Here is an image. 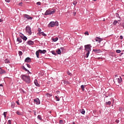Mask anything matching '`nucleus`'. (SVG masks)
Returning a JSON list of instances; mask_svg holds the SVG:
<instances>
[{
	"label": "nucleus",
	"instance_id": "f257e3e1",
	"mask_svg": "<svg viewBox=\"0 0 124 124\" xmlns=\"http://www.w3.org/2000/svg\"><path fill=\"white\" fill-rule=\"evenodd\" d=\"M85 53L86 54V58H89V55H90V52L92 51V46L91 45H87L84 46Z\"/></svg>",
	"mask_w": 124,
	"mask_h": 124
},
{
	"label": "nucleus",
	"instance_id": "f03ea898",
	"mask_svg": "<svg viewBox=\"0 0 124 124\" xmlns=\"http://www.w3.org/2000/svg\"><path fill=\"white\" fill-rule=\"evenodd\" d=\"M21 78L24 82L27 83V84H29L31 83V78L29 76H27L26 75H21Z\"/></svg>",
	"mask_w": 124,
	"mask_h": 124
},
{
	"label": "nucleus",
	"instance_id": "7ed1b4c3",
	"mask_svg": "<svg viewBox=\"0 0 124 124\" xmlns=\"http://www.w3.org/2000/svg\"><path fill=\"white\" fill-rule=\"evenodd\" d=\"M56 12V10L49 9L46 11V12L45 13V16L47 15H52L54 14Z\"/></svg>",
	"mask_w": 124,
	"mask_h": 124
},
{
	"label": "nucleus",
	"instance_id": "20e7f679",
	"mask_svg": "<svg viewBox=\"0 0 124 124\" xmlns=\"http://www.w3.org/2000/svg\"><path fill=\"white\" fill-rule=\"evenodd\" d=\"M55 26H59V22L58 21H51L48 24V28H53Z\"/></svg>",
	"mask_w": 124,
	"mask_h": 124
},
{
	"label": "nucleus",
	"instance_id": "39448f33",
	"mask_svg": "<svg viewBox=\"0 0 124 124\" xmlns=\"http://www.w3.org/2000/svg\"><path fill=\"white\" fill-rule=\"evenodd\" d=\"M26 32L28 35H31V27L27 26L26 27Z\"/></svg>",
	"mask_w": 124,
	"mask_h": 124
},
{
	"label": "nucleus",
	"instance_id": "423d86ee",
	"mask_svg": "<svg viewBox=\"0 0 124 124\" xmlns=\"http://www.w3.org/2000/svg\"><path fill=\"white\" fill-rule=\"evenodd\" d=\"M23 16L24 17V18L28 19V20H32V17L30 16L29 15L24 14L23 15Z\"/></svg>",
	"mask_w": 124,
	"mask_h": 124
},
{
	"label": "nucleus",
	"instance_id": "0eeeda50",
	"mask_svg": "<svg viewBox=\"0 0 124 124\" xmlns=\"http://www.w3.org/2000/svg\"><path fill=\"white\" fill-rule=\"evenodd\" d=\"M95 40L96 42H98V43H100V42H101V41H102L103 39L97 37L95 38Z\"/></svg>",
	"mask_w": 124,
	"mask_h": 124
},
{
	"label": "nucleus",
	"instance_id": "6e6552de",
	"mask_svg": "<svg viewBox=\"0 0 124 124\" xmlns=\"http://www.w3.org/2000/svg\"><path fill=\"white\" fill-rule=\"evenodd\" d=\"M34 102L37 105L40 104V100H39V98L34 99Z\"/></svg>",
	"mask_w": 124,
	"mask_h": 124
},
{
	"label": "nucleus",
	"instance_id": "1a4fd4ad",
	"mask_svg": "<svg viewBox=\"0 0 124 124\" xmlns=\"http://www.w3.org/2000/svg\"><path fill=\"white\" fill-rule=\"evenodd\" d=\"M116 80H117V82L119 83V84H121V83H122L123 81V79L121 77H119L118 78H116Z\"/></svg>",
	"mask_w": 124,
	"mask_h": 124
},
{
	"label": "nucleus",
	"instance_id": "9d476101",
	"mask_svg": "<svg viewBox=\"0 0 124 124\" xmlns=\"http://www.w3.org/2000/svg\"><path fill=\"white\" fill-rule=\"evenodd\" d=\"M93 52H94L95 53H101V50L99 49H93Z\"/></svg>",
	"mask_w": 124,
	"mask_h": 124
},
{
	"label": "nucleus",
	"instance_id": "9b49d317",
	"mask_svg": "<svg viewBox=\"0 0 124 124\" xmlns=\"http://www.w3.org/2000/svg\"><path fill=\"white\" fill-rule=\"evenodd\" d=\"M28 45H33L34 44V42L33 41L30 40L27 42Z\"/></svg>",
	"mask_w": 124,
	"mask_h": 124
},
{
	"label": "nucleus",
	"instance_id": "f8f14e48",
	"mask_svg": "<svg viewBox=\"0 0 124 124\" xmlns=\"http://www.w3.org/2000/svg\"><path fill=\"white\" fill-rule=\"evenodd\" d=\"M31 58H30L29 57H28L25 59V62H31Z\"/></svg>",
	"mask_w": 124,
	"mask_h": 124
},
{
	"label": "nucleus",
	"instance_id": "ddd939ff",
	"mask_svg": "<svg viewBox=\"0 0 124 124\" xmlns=\"http://www.w3.org/2000/svg\"><path fill=\"white\" fill-rule=\"evenodd\" d=\"M39 51L40 52V54H45L46 52H47L46 50H41L40 49H39Z\"/></svg>",
	"mask_w": 124,
	"mask_h": 124
},
{
	"label": "nucleus",
	"instance_id": "4468645a",
	"mask_svg": "<svg viewBox=\"0 0 124 124\" xmlns=\"http://www.w3.org/2000/svg\"><path fill=\"white\" fill-rule=\"evenodd\" d=\"M4 73H6L5 71L3 70L1 68H0V74H3Z\"/></svg>",
	"mask_w": 124,
	"mask_h": 124
},
{
	"label": "nucleus",
	"instance_id": "2eb2a0df",
	"mask_svg": "<svg viewBox=\"0 0 124 124\" xmlns=\"http://www.w3.org/2000/svg\"><path fill=\"white\" fill-rule=\"evenodd\" d=\"M39 53H40V52L39 50L36 51V57L38 59H39Z\"/></svg>",
	"mask_w": 124,
	"mask_h": 124
},
{
	"label": "nucleus",
	"instance_id": "dca6fc26",
	"mask_svg": "<svg viewBox=\"0 0 124 124\" xmlns=\"http://www.w3.org/2000/svg\"><path fill=\"white\" fill-rule=\"evenodd\" d=\"M34 83L37 87H39V84H38V82H37V80L35 79L34 81Z\"/></svg>",
	"mask_w": 124,
	"mask_h": 124
},
{
	"label": "nucleus",
	"instance_id": "f3484780",
	"mask_svg": "<svg viewBox=\"0 0 124 124\" xmlns=\"http://www.w3.org/2000/svg\"><path fill=\"white\" fill-rule=\"evenodd\" d=\"M39 35H43V36H46V34L43 32H40Z\"/></svg>",
	"mask_w": 124,
	"mask_h": 124
},
{
	"label": "nucleus",
	"instance_id": "a211bd4d",
	"mask_svg": "<svg viewBox=\"0 0 124 124\" xmlns=\"http://www.w3.org/2000/svg\"><path fill=\"white\" fill-rule=\"evenodd\" d=\"M52 40L54 41V42H56V41H58V40H59V38L56 37V38H52Z\"/></svg>",
	"mask_w": 124,
	"mask_h": 124
},
{
	"label": "nucleus",
	"instance_id": "6ab92c4d",
	"mask_svg": "<svg viewBox=\"0 0 124 124\" xmlns=\"http://www.w3.org/2000/svg\"><path fill=\"white\" fill-rule=\"evenodd\" d=\"M56 52H57V54L58 55H61L62 54V52L61 51V49H58L57 50H56Z\"/></svg>",
	"mask_w": 124,
	"mask_h": 124
},
{
	"label": "nucleus",
	"instance_id": "aec40b11",
	"mask_svg": "<svg viewBox=\"0 0 124 124\" xmlns=\"http://www.w3.org/2000/svg\"><path fill=\"white\" fill-rule=\"evenodd\" d=\"M85 87H86V85H81L80 86V88L82 89V90L83 91V92H84V91H85Z\"/></svg>",
	"mask_w": 124,
	"mask_h": 124
},
{
	"label": "nucleus",
	"instance_id": "412c9836",
	"mask_svg": "<svg viewBox=\"0 0 124 124\" xmlns=\"http://www.w3.org/2000/svg\"><path fill=\"white\" fill-rule=\"evenodd\" d=\"M16 41L21 43L22 42V39H21V38H17Z\"/></svg>",
	"mask_w": 124,
	"mask_h": 124
},
{
	"label": "nucleus",
	"instance_id": "4be33fe9",
	"mask_svg": "<svg viewBox=\"0 0 124 124\" xmlns=\"http://www.w3.org/2000/svg\"><path fill=\"white\" fill-rule=\"evenodd\" d=\"M22 69H23V70H25V71H28L29 73H31V72H30V71H29L28 69H27L25 67V66H23Z\"/></svg>",
	"mask_w": 124,
	"mask_h": 124
},
{
	"label": "nucleus",
	"instance_id": "5701e85b",
	"mask_svg": "<svg viewBox=\"0 0 124 124\" xmlns=\"http://www.w3.org/2000/svg\"><path fill=\"white\" fill-rule=\"evenodd\" d=\"M16 114H17V115H19L20 116H22V115H23V113L19 112V111H17Z\"/></svg>",
	"mask_w": 124,
	"mask_h": 124
},
{
	"label": "nucleus",
	"instance_id": "b1692460",
	"mask_svg": "<svg viewBox=\"0 0 124 124\" xmlns=\"http://www.w3.org/2000/svg\"><path fill=\"white\" fill-rule=\"evenodd\" d=\"M51 53L53 54L54 55V56H57V53L55 52L54 50H52L51 51Z\"/></svg>",
	"mask_w": 124,
	"mask_h": 124
},
{
	"label": "nucleus",
	"instance_id": "393cba45",
	"mask_svg": "<svg viewBox=\"0 0 124 124\" xmlns=\"http://www.w3.org/2000/svg\"><path fill=\"white\" fill-rule=\"evenodd\" d=\"M37 118L40 120V121H41L42 120V118H41V115H39L37 116Z\"/></svg>",
	"mask_w": 124,
	"mask_h": 124
},
{
	"label": "nucleus",
	"instance_id": "a878e982",
	"mask_svg": "<svg viewBox=\"0 0 124 124\" xmlns=\"http://www.w3.org/2000/svg\"><path fill=\"white\" fill-rule=\"evenodd\" d=\"M10 62H9V60L8 59H6L5 60V63H9Z\"/></svg>",
	"mask_w": 124,
	"mask_h": 124
},
{
	"label": "nucleus",
	"instance_id": "bb28decb",
	"mask_svg": "<svg viewBox=\"0 0 124 124\" xmlns=\"http://www.w3.org/2000/svg\"><path fill=\"white\" fill-rule=\"evenodd\" d=\"M15 107V103H12L11 104V108H14Z\"/></svg>",
	"mask_w": 124,
	"mask_h": 124
},
{
	"label": "nucleus",
	"instance_id": "cd10ccee",
	"mask_svg": "<svg viewBox=\"0 0 124 124\" xmlns=\"http://www.w3.org/2000/svg\"><path fill=\"white\" fill-rule=\"evenodd\" d=\"M118 24V21L117 20H114L113 22V24L114 25V26H116V24Z\"/></svg>",
	"mask_w": 124,
	"mask_h": 124
},
{
	"label": "nucleus",
	"instance_id": "c85d7f7f",
	"mask_svg": "<svg viewBox=\"0 0 124 124\" xmlns=\"http://www.w3.org/2000/svg\"><path fill=\"white\" fill-rule=\"evenodd\" d=\"M106 105H111V101H108V102H106Z\"/></svg>",
	"mask_w": 124,
	"mask_h": 124
},
{
	"label": "nucleus",
	"instance_id": "c756f323",
	"mask_svg": "<svg viewBox=\"0 0 124 124\" xmlns=\"http://www.w3.org/2000/svg\"><path fill=\"white\" fill-rule=\"evenodd\" d=\"M55 99H56L57 101H60V98H59L57 96H55Z\"/></svg>",
	"mask_w": 124,
	"mask_h": 124
},
{
	"label": "nucleus",
	"instance_id": "7c9ffc66",
	"mask_svg": "<svg viewBox=\"0 0 124 124\" xmlns=\"http://www.w3.org/2000/svg\"><path fill=\"white\" fill-rule=\"evenodd\" d=\"M18 55L19 56H22V55H23V52H22V51H19Z\"/></svg>",
	"mask_w": 124,
	"mask_h": 124
},
{
	"label": "nucleus",
	"instance_id": "2f4dec72",
	"mask_svg": "<svg viewBox=\"0 0 124 124\" xmlns=\"http://www.w3.org/2000/svg\"><path fill=\"white\" fill-rule=\"evenodd\" d=\"M81 114H84L85 113V110L84 109H82V111L81 112Z\"/></svg>",
	"mask_w": 124,
	"mask_h": 124
},
{
	"label": "nucleus",
	"instance_id": "473e14b6",
	"mask_svg": "<svg viewBox=\"0 0 124 124\" xmlns=\"http://www.w3.org/2000/svg\"><path fill=\"white\" fill-rule=\"evenodd\" d=\"M46 95H47V96H48L49 97L53 95L52 94H50V93H47Z\"/></svg>",
	"mask_w": 124,
	"mask_h": 124
},
{
	"label": "nucleus",
	"instance_id": "72a5a7b5",
	"mask_svg": "<svg viewBox=\"0 0 124 124\" xmlns=\"http://www.w3.org/2000/svg\"><path fill=\"white\" fill-rule=\"evenodd\" d=\"M6 113H7V112H4V113H3L4 118H6Z\"/></svg>",
	"mask_w": 124,
	"mask_h": 124
},
{
	"label": "nucleus",
	"instance_id": "f704fd0d",
	"mask_svg": "<svg viewBox=\"0 0 124 124\" xmlns=\"http://www.w3.org/2000/svg\"><path fill=\"white\" fill-rule=\"evenodd\" d=\"M23 40H27L28 39V38L26 36H24L23 38H22Z\"/></svg>",
	"mask_w": 124,
	"mask_h": 124
},
{
	"label": "nucleus",
	"instance_id": "c9c22d12",
	"mask_svg": "<svg viewBox=\"0 0 124 124\" xmlns=\"http://www.w3.org/2000/svg\"><path fill=\"white\" fill-rule=\"evenodd\" d=\"M116 52L118 54H119V53H121V50H116Z\"/></svg>",
	"mask_w": 124,
	"mask_h": 124
},
{
	"label": "nucleus",
	"instance_id": "e433bc0d",
	"mask_svg": "<svg viewBox=\"0 0 124 124\" xmlns=\"http://www.w3.org/2000/svg\"><path fill=\"white\" fill-rule=\"evenodd\" d=\"M73 4H74V5H76V4H77V1H74V2H73Z\"/></svg>",
	"mask_w": 124,
	"mask_h": 124
},
{
	"label": "nucleus",
	"instance_id": "4c0bfd02",
	"mask_svg": "<svg viewBox=\"0 0 124 124\" xmlns=\"http://www.w3.org/2000/svg\"><path fill=\"white\" fill-rule=\"evenodd\" d=\"M60 124H63V121L62 120H60Z\"/></svg>",
	"mask_w": 124,
	"mask_h": 124
},
{
	"label": "nucleus",
	"instance_id": "58836bf2",
	"mask_svg": "<svg viewBox=\"0 0 124 124\" xmlns=\"http://www.w3.org/2000/svg\"><path fill=\"white\" fill-rule=\"evenodd\" d=\"M84 34L87 35H89V32H88V31L85 32Z\"/></svg>",
	"mask_w": 124,
	"mask_h": 124
},
{
	"label": "nucleus",
	"instance_id": "ea45409f",
	"mask_svg": "<svg viewBox=\"0 0 124 124\" xmlns=\"http://www.w3.org/2000/svg\"><path fill=\"white\" fill-rule=\"evenodd\" d=\"M38 31H39V34H40V32H41V29H39L38 30Z\"/></svg>",
	"mask_w": 124,
	"mask_h": 124
},
{
	"label": "nucleus",
	"instance_id": "a19ab883",
	"mask_svg": "<svg viewBox=\"0 0 124 124\" xmlns=\"http://www.w3.org/2000/svg\"><path fill=\"white\" fill-rule=\"evenodd\" d=\"M67 74H68L70 76H71L72 74L69 72H67Z\"/></svg>",
	"mask_w": 124,
	"mask_h": 124
},
{
	"label": "nucleus",
	"instance_id": "79ce46f5",
	"mask_svg": "<svg viewBox=\"0 0 124 124\" xmlns=\"http://www.w3.org/2000/svg\"><path fill=\"white\" fill-rule=\"evenodd\" d=\"M26 65H27V67H29V68H31V65L29 64H26Z\"/></svg>",
	"mask_w": 124,
	"mask_h": 124
},
{
	"label": "nucleus",
	"instance_id": "37998d69",
	"mask_svg": "<svg viewBox=\"0 0 124 124\" xmlns=\"http://www.w3.org/2000/svg\"><path fill=\"white\" fill-rule=\"evenodd\" d=\"M40 4H41V2H37V5H40Z\"/></svg>",
	"mask_w": 124,
	"mask_h": 124
},
{
	"label": "nucleus",
	"instance_id": "c03bdc74",
	"mask_svg": "<svg viewBox=\"0 0 124 124\" xmlns=\"http://www.w3.org/2000/svg\"><path fill=\"white\" fill-rule=\"evenodd\" d=\"M73 16H75L76 15V12H74L73 13Z\"/></svg>",
	"mask_w": 124,
	"mask_h": 124
},
{
	"label": "nucleus",
	"instance_id": "a18cd8bd",
	"mask_svg": "<svg viewBox=\"0 0 124 124\" xmlns=\"http://www.w3.org/2000/svg\"><path fill=\"white\" fill-rule=\"evenodd\" d=\"M8 123L9 124H11V120H8Z\"/></svg>",
	"mask_w": 124,
	"mask_h": 124
},
{
	"label": "nucleus",
	"instance_id": "49530a36",
	"mask_svg": "<svg viewBox=\"0 0 124 124\" xmlns=\"http://www.w3.org/2000/svg\"><path fill=\"white\" fill-rule=\"evenodd\" d=\"M6 2H10V0H5Z\"/></svg>",
	"mask_w": 124,
	"mask_h": 124
},
{
	"label": "nucleus",
	"instance_id": "de8ad7c7",
	"mask_svg": "<svg viewBox=\"0 0 124 124\" xmlns=\"http://www.w3.org/2000/svg\"><path fill=\"white\" fill-rule=\"evenodd\" d=\"M18 4L19 5H20V6H22V4H23V3L21 2V3H19Z\"/></svg>",
	"mask_w": 124,
	"mask_h": 124
},
{
	"label": "nucleus",
	"instance_id": "09e8293b",
	"mask_svg": "<svg viewBox=\"0 0 124 124\" xmlns=\"http://www.w3.org/2000/svg\"><path fill=\"white\" fill-rule=\"evenodd\" d=\"M16 104H17V105H20V104L19 103V101H16Z\"/></svg>",
	"mask_w": 124,
	"mask_h": 124
},
{
	"label": "nucleus",
	"instance_id": "8fccbe9b",
	"mask_svg": "<svg viewBox=\"0 0 124 124\" xmlns=\"http://www.w3.org/2000/svg\"><path fill=\"white\" fill-rule=\"evenodd\" d=\"M121 26L123 27V28H124V23H122Z\"/></svg>",
	"mask_w": 124,
	"mask_h": 124
},
{
	"label": "nucleus",
	"instance_id": "3c124183",
	"mask_svg": "<svg viewBox=\"0 0 124 124\" xmlns=\"http://www.w3.org/2000/svg\"><path fill=\"white\" fill-rule=\"evenodd\" d=\"M123 36H120V39H123Z\"/></svg>",
	"mask_w": 124,
	"mask_h": 124
},
{
	"label": "nucleus",
	"instance_id": "603ef678",
	"mask_svg": "<svg viewBox=\"0 0 124 124\" xmlns=\"http://www.w3.org/2000/svg\"><path fill=\"white\" fill-rule=\"evenodd\" d=\"M3 20L2 19H0V23H1V22H3Z\"/></svg>",
	"mask_w": 124,
	"mask_h": 124
},
{
	"label": "nucleus",
	"instance_id": "864d4df0",
	"mask_svg": "<svg viewBox=\"0 0 124 124\" xmlns=\"http://www.w3.org/2000/svg\"><path fill=\"white\" fill-rule=\"evenodd\" d=\"M60 49H61V50H62V49H63V47H61Z\"/></svg>",
	"mask_w": 124,
	"mask_h": 124
},
{
	"label": "nucleus",
	"instance_id": "5fc2aeb1",
	"mask_svg": "<svg viewBox=\"0 0 124 124\" xmlns=\"http://www.w3.org/2000/svg\"><path fill=\"white\" fill-rule=\"evenodd\" d=\"M0 87H2V84H0Z\"/></svg>",
	"mask_w": 124,
	"mask_h": 124
},
{
	"label": "nucleus",
	"instance_id": "6e6d98bb",
	"mask_svg": "<svg viewBox=\"0 0 124 124\" xmlns=\"http://www.w3.org/2000/svg\"><path fill=\"white\" fill-rule=\"evenodd\" d=\"M34 115H36V112H34Z\"/></svg>",
	"mask_w": 124,
	"mask_h": 124
},
{
	"label": "nucleus",
	"instance_id": "4d7b16f0",
	"mask_svg": "<svg viewBox=\"0 0 124 124\" xmlns=\"http://www.w3.org/2000/svg\"><path fill=\"white\" fill-rule=\"evenodd\" d=\"M93 0V1H96V0Z\"/></svg>",
	"mask_w": 124,
	"mask_h": 124
},
{
	"label": "nucleus",
	"instance_id": "13d9d810",
	"mask_svg": "<svg viewBox=\"0 0 124 124\" xmlns=\"http://www.w3.org/2000/svg\"><path fill=\"white\" fill-rule=\"evenodd\" d=\"M100 59H101V58H98V60H100Z\"/></svg>",
	"mask_w": 124,
	"mask_h": 124
},
{
	"label": "nucleus",
	"instance_id": "bf43d9fd",
	"mask_svg": "<svg viewBox=\"0 0 124 124\" xmlns=\"http://www.w3.org/2000/svg\"><path fill=\"white\" fill-rule=\"evenodd\" d=\"M73 124H76L74 122L73 123Z\"/></svg>",
	"mask_w": 124,
	"mask_h": 124
},
{
	"label": "nucleus",
	"instance_id": "052dcab7",
	"mask_svg": "<svg viewBox=\"0 0 124 124\" xmlns=\"http://www.w3.org/2000/svg\"><path fill=\"white\" fill-rule=\"evenodd\" d=\"M49 113H51V111L49 112Z\"/></svg>",
	"mask_w": 124,
	"mask_h": 124
},
{
	"label": "nucleus",
	"instance_id": "680f3d73",
	"mask_svg": "<svg viewBox=\"0 0 124 124\" xmlns=\"http://www.w3.org/2000/svg\"><path fill=\"white\" fill-rule=\"evenodd\" d=\"M115 0L118 1V0Z\"/></svg>",
	"mask_w": 124,
	"mask_h": 124
},
{
	"label": "nucleus",
	"instance_id": "e2e57ef3",
	"mask_svg": "<svg viewBox=\"0 0 124 124\" xmlns=\"http://www.w3.org/2000/svg\"><path fill=\"white\" fill-rule=\"evenodd\" d=\"M123 53H121L122 55H123Z\"/></svg>",
	"mask_w": 124,
	"mask_h": 124
},
{
	"label": "nucleus",
	"instance_id": "0e129e2a",
	"mask_svg": "<svg viewBox=\"0 0 124 124\" xmlns=\"http://www.w3.org/2000/svg\"><path fill=\"white\" fill-rule=\"evenodd\" d=\"M123 76H124V75H123Z\"/></svg>",
	"mask_w": 124,
	"mask_h": 124
},
{
	"label": "nucleus",
	"instance_id": "69168bd1",
	"mask_svg": "<svg viewBox=\"0 0 124 124\" xmlns=\"http://www.w3.org/2000/svg\"><path fill=\"white\" fill-rule=\"evenodd\" d=\"M117 76V75H116V76Z\"/></svg>",
	"mask_w": 124,
	"mask_h": 124
}]
</instances>
